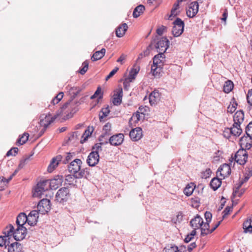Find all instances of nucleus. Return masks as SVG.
<instances>
[{"instance_id":"3","label":"nucleus","mask_w":252,"mask_h":252,"mask_svg":"<svg viewBox=\"0 0 252 252\" xmlns=\"http://www.w3.org/2000/svg\"><path fill=\"white\" fill-rule=\"evenodd\" d=\"M151 42H153V48L155 47L159 53H165L169 47V41L166 37H158Z\"/></svg>"},{"instance_id":"61","label":"nucleus","mask_w":252,"mask_h":252,"mask_svg":"<svg viewBox=\"0 0 252 252\" xmlns=\"http://www.w3.org/2000/svg\"><path fill=\"white\" fill-rule=\"evenodd\" d=\"M165 29H166V27L165 26H162L161 27L158 28L156 32L159 35H161L163 34V31Z\"/></svg>"},{"instance_id":"22","label":"nucleus","mask_w":252,"mask_h":252,"mask_svg":"<svg viewBox=\"0 0 252 252\" xmlns=\"http://www.w3.org/2000/svg\"><path fill=\"white\" fill-rule=\"evenodd\" d=\"M203 223V219L199 215H196V216L190 221V225L194 229L200 228Z\"/></svg>"},{"instance_id":"29","label":"nucleus","mask_w":252,"mask_h":252,"mask_svg":"<svg viewBox=\"0 0 252 252\" xmlns=\"http://www.w3.org/2000/svg\"><path fill=\"white\" fill-rule=\"evenodd\" d=\"M105 52L106 50L105 48H102L100 51H96L91 57L92 61L94 62L101 59L104 56Z\"/></svg>"},{"instance_id":"2","label":"nucleus","mask_w":252,"mask_h":252,"mask_svg":"<svg viewBox=\"0 0 252 252\" xmlns=\"http://www.w3.org/2000/svg\"><path fill=\"white\" fill-rule=\"evenodd\" d=\"M164 53H159L153 58V64L151 66V71L156 77H159L165 61Z\"/></svg>"},{"instance_id":"13","label":"nucleus","mask_w":252,"mask_h":252,"mask_svg":"<svg viewBox=\"0 0 252 252\" xmlns=\"http://www.w3.org/2000/svg\"><path fill=\"white\" fill-rule=\"evenodd\" d=\"M239 144L241 148L250 150L252 147V136L244 135L240 138Z\"/></svg>"},{"instance_id":"47","label":"nucleus","mask_w":252,"mask_h":252,"mask_svg":"<svg viewBox=\"0 0 252 252\" xmlns=\"http://www.w3.org/2000/svg\"><path fill=\"white\" fill-rule=\"evenodd\" d=\"M140 113L139 112L133 114L132 116L129 120V125H131V122L134 121V122H138L140 120Z\"/></svg>"},{"instance_id":"62","label":"nucleus","mask_w":252,"mask_h":252,"mask_svg":"<svg viewBox=\"0 0 252 252\" xmlns=\"http://www.w3.org/2000/svg\"><path fill=\"white\" fill-rule=\"evenodd\" d=\"M228 17V11L226 9L224 10V12L222 14V17L221 18V20L224 22H226V20Z\"/></svg>"},{"instance_id":"7","label":"nucleus","mask_w":252,"mask_h":252,"mask_svg":"<svg viewBox=\"0 0 252 252\" xmlns=\"http://www.w3.org/2000/svg\"><path fill=\"white\" fill-rule=\"evenodd\" d=\"M173 27L172 30V34L174 37L180 36L184 32L185 23L180 18H177L173 23Z\"/></svg>"},{"instance_id":"27","label":"nucleus","mask_w":252,"mask_h":252,"mask_svg":"<svg viewBox=\"0 0 252 252\" xmlns=\"http://www.w3.org/2000/svg\"><path fill=\"white\" fill-rule=\"evenodd\" d=\"M27 215L24 213H20L17 217L16 223L17 227L24 226V225L27 222Z\"/></svg>"},{"instance_id":"46","label":"nucleus","mask_w":252,"mask_h":252,"mask_svg":"<svg viewBox=\"0 0 252 252\" xmlns=\"http://www.w3.org/2000/svg\"><path fill=\"white\" fill-rule=\"evenodd\" d=\"M183 215L182 212H179L175 218L172 219V222L174 223H180L183 220Z\"/></svg>"},{"instance_id":"12","label":"nucleus","mask_w":252,"mask_h":252,"mask_svg":"<svg viewBox=\"0 0 252 252\" xmlns=\"http://www.w3.org/2000/svg\"><path fill=\"white\" fill-rule=\"evenodd\" d=\"M82 163L81 159L78 158L75 159L68 166V170L71 174H77L78 171L80 170L81 164Z\"/></svg>"},{"instance_id":"63","label":"nucleus","mask_w":252,"mask_h":252,"mask_svg":"<svg viewBox=\"0 0 252 252\" xmlns=\"http://www.w3.org/2000/svg\"><path fill=\"white\" fill-rule=\"evenodd\" d=\"M196 247V245L195 242L191 243L188 246V251L189 252H191Z\"/></svg>"},{"instance_id":"53","label":"nucleus","mask_w":252,"mask_h":252,"mask_svg":"<svg viewBox=\"0 0 252 252\" xmlns=\"http://www.w3.org/2000/svg\"><path fill=\"white\" fill-rule=\"evenodd\" d=\"M212 173V171L210 168H207L205 171L201 173V177L202 178L207 179L209 178Z\"/></svg>"},{"instance_id":"15","label":"nucleus","mask_w":252,"mask_h":252,"mask_svg":"<svg viewBox=\"0 0 252 252\" xmlns=\"http://www.w3.org/2000/svg\"><path fill=\"white\" fill-rule=\"evenodd\" d=\"M124 140V135L118 133L113 135L109 138V143L112 146H119L122 144Z\"/></svg>"},{"instance_id":"40","label":"nucleus","mask_w":252,"mask_h":252,"mask_svg":"<svg viewBox=\"0 0 252 252\" xmlns=\"http://www.w3.org/2000/svg\"><path fill=\"white\" fill-rule=\"evenodd\" d=\"M82 89L79 87H72L69 90V92L71 94L73 98H74L76 96L82 91Z\"/></svg>"},{"instance_id":"42","label":"nucleus","mask_w":252,"mask_h":252,"mask_svg":"<svg viewBox=\"0 0 252 252\" xmlns=\"http://www.w3.org/2000/svg\"><path fill=\"white\" fill-rule=\"evenodd\" d=\"M75 179L77 178L75 176V174L67 175L65 176V182L69 185H73Z\"/></svg>"},{"instance_id":"51","label":"nucleus","mask_w":252,"mask_h":252,"mask_svg":"<svg viewBox=\"0 0 252 252\" xmlns=\"http://www.w3.org/2000/svg\"><path fill=\"white\" fill-rule=\"evenodd\" d=\"M163 252H180L177 246H171L168 248H165Z\"/></svg>"},{"instance_id":"45","label":"nucleus","mask_w":252,"mask_h":252,"mask_svg":"<svg viewBox=\"0 0 252 252\" xmlns=\"http://www.w3.org/2000/svg\"><path fill=\"white\" fill-rule=\"evenodd\" d=\"M93 130L94 129L93 127H92V129L91 130L89 127L85 130L83 135V136H85V137L83 139L81 140V143H83L86 141V139L92 134Z\"/></svg>"},{"instance_id":"25","label":"nucleus","mask_w":252,"mask_h":252,"mask_svg":"<svg viewBox=\"0 0 252 252\" xmlns=\"http://www.w3.org/2000/svg\"><path fill=\"white\" fill-rule=\"evenodd\" d=\"M244 119V113L242 110L237 111L233 116L234 123L235 125H241Z\"/></svg>"},{"instance_id":"34","label":"nucleus","mask_w":252,"mask_h":252,"mask_svg":"<svg viewBox=\"0 0 252 252\" xmlns=\"http://www.w3.org/2000/svg\"><path fill=\"white\" fill-rule=\"evenodd\" d=\"M145 10V6L143 5L140 4L136 6L133 10V16L134 18L138 17L141 14L143 13Z\"/></svg>"},{"instance_id":"59","label":"nucleus","mask_w":252,"mask_h":252,"mask_svg":"<svg viewBox=\"0 0 252 252\" xmlns=\"http://www.w3.org/2000/svg\"><path fill=\"white\" fill-rule=\"evenodd\" d=\"M204 217L207 222H211L212 217L211 212L206 211L204 214Z\"/></svg>"},{"instance_id":"35","label":"nucleus","mask_w":252,"mask_h":252,"mask_svg":"<svg viewBox=\"0 0 252 252\" xmlns=\"http://www.w3.org/2000/svg\"><path fill=\"white\" fill-rule=\"evenodd\" d=\"M234 87L233 83L230 80H227L223 86V91L225 93H230Z\"/></svg>"},{"instance_id":"55","label":"nucleus","mask_w":252,"mask_h":252,"mask_svg":"<svg viewBox=\"0 0 252 252\" xmlns=\"http://www.w3.org/2000/svg\"><path fill=\"white\" fill-rule=\"evenodd\" d=\"M111 124L110 123H107L103 127V132H106L111 134Z\"/></svg>"},{"instance_id":"64","label":"nucleus","mask_w":252,"mask_h":252,"mask_svg":"<svg viewBox=\"0 0 252 252\" xmlns=\"http://www.w3.org/2000/svg\"><path fill=\"white\" fill-rule=\"evenodd\" d=\"M245 133L248 136H252V128H250L248 129V128H246Z\"/></svg>"},{"instance_id":"5","label":"nucleus","mask_w":252,"mask_h":252,"mask_svg":"<svg viewBox=\"0 0 252 252\" xmlns=\"http://www.w3.org/2000/svg\"><path fill=\"white\" fill-rule=\"evenodd\" d=\"M248 158V154L246 150L243 148H240L235 153L234 156L232 155L230 161L232 162L234 160L237 163L240 165H244L247 161Z\"/></svg>"},{"instance_id":"31","label":"nucleus","mask_w":252,"mask_h":252,"mask_svg":"<svg viewBox=\"0 0 252 252\" xmlns=\"http://www.w3.org/2000/svg\"><path fill=\"white\" fill-rule=\"evenodd\" d=\"M221 185V180L218 177L213 178L210 183L211 188L214 191L216 190L219 188H220Z\"/></svg>"},{"instance_id":"38","label":"nucleus","mask_w":252,"mask_h":252,"mask_svg":"<svg viewBox=\"0 0 252 252\" xmlns=\"http://www.w3.org/2000/svg\"><path fill=\"white\" fill-rule=\"evenodd\" d=\"M139 71V68H132L129 73V75L128 76V79L129 81H131L132 80L134 79L137 74L138 73Z\"/></svg>"},{"instance_id":"20","label":"nucleus","mask_w":252,"mask_h":252,"mask_svg":"<svg viewBox=\"0 0 252 252\" xmlns=\"http://www.w3.org/2000/svg\"><path fill=\"white\" fill-rule=\"evenodd\" d=\"M129 136L131 139L134 141L139 140L142 136V128L140 127H137L132 129L129 132Z\"/></svg>"},{"instance_id":"10","label":"nucleus","mask_w":252,"mask_h":252,"mask_svg":"<svg viewBox=\"0 0 252 252\" xmlns=\"http://www.w3.org/2000/svg\"><path fill=\"white\" fill-rule=\"evenodd\" d=\"M51 206L50 200L47 198H43L37 204V211L39 213L42 215L45 214L50 210Z\"/></svg>"},{"instance_id":"39","label":"nucleus","mask_w":252,"mask_h":252,"mask_svg":"<svg viewBox=\"0 0 252 252\" xmlns=\"http://www.w3.org/2000/svg\"><path fill=\"white\" fill-rule=\"evenodd\" d=\"M110 134L103 132V133L99 136V141L101 142L102 143L104 144H106L109 143V138Z\"/></svg>"},{"instance_id":"50","label":"nucleus","mask_w":252,"mask_h":252,"mask_svg":"<svg viewBox=\"0 0 252 252\" xmlns=\"http://www.w3.org/2000/svg\"><path fill=\"white\" fill-rule=\"evenodd\" d=\"M104 144L102 143L101 142L100 143H96L92 147V152H95L98 153L99 151L102 150V145H103Z\"/></svg>"},{"instance_id":"52","label":"nucleus","mask_w":252,"mask_h":252,"mask_svg":"<svg viewBox=\"0 0 252 252\" xmlns=\"http://www.w3.org/2000/svg\"><path fill=\"white\" fill-rule=\"evenodd\" d=\"M152 49H153V42H151L147 47V49L142 52L143 53V56L145 57L148 56L150 54L151 50Z\"/></svg>"},{"instance_id":"19","label":"nucleus","mask_w":252,"mask_h":252,"mask_svg":"<svg viewBox=\"0 0 252 252\" xmlns=\"http://www.w3.org/2000/svg\"><path fill=\"white\" fill-rule=\"evenodd\" d=\"M63 156L61 155H58L57 156L54 157L48 167L47 170L49 172H52L56 167L58 165L60 162H62V159Z\"/></svg>"},{"instance_id":"1","label":"nucleus","mask_w":252,"mask_h":252,"mask_svg":"<svg viewBox=\"0 0 252 252\" xmlns=\"http://www.w3.org/2000/svg\"><path fill=\"white\" fill-rule=\"evenodd\" d=\"M75 104L71 101L65 103L56 113L53 117L50 115H46L44 118L41 119L39 123L40 127L47 128L56 119L60 116H63L64 120L72 117L73 114L77 111Z\"/></svg>"},{"instance_id":"56","label":"nucleus","mask_w":252,"mask_h":252,"mask_svg":"<svg viewBox=\"0 0 252 252\" xmlns=\"http://www.w3.org/2000/svg\"><path fill=\"white\" fill-rule=\"evenodd\" d=\"M73 158V154L70 153H67V155L65 156L64 159H62V162L63 164H66L70 160Z\"/></svg>"},{"instance_id":"44","label":"nucleus","mask_w":252,"mask_h":252,"mask_svg":"<svg viewBox=\"0 0 252 252\" xmlns=\"http://www.w3.org/2000/svg\"><path fill=\"white\" fill-rule=\"evenodd\" d=\"M82 67L79 70V73L83 75L84 74L88 69L89 66V61L88 60H86L82 63Z\"/></svg>"},{"instance_id":"16","label":"nucleus","mask_w":252,"mask_h":252,"mask_svg":"<svg viewBox=\"0 0 252 252\" xmlns=\"http://www.w3.org/2000/svg\"><path fill=\"white\" fill-rule=\"evenodd\" d=\"M99 156L98 153L95 152H91L87 159V163L90 166H94L99 161Z\"/></svg>"},{"instance_id":"4","label":"nucleus","mask_w":252,"mask_h":252,"mask_svg":"<svg viewBox=\"0 0 252 252\" xmlns=\"http://www.w3.org/2000/svg\"><path fill=\"white\" fill-rule=\"evenodd\" d=\"M50 189V185L48 184V180H43L38 182L35 187L33 192L34 197H41L42 195Z\"/></svg>"},{"instance_id":"21","label":"nucleus","mask_w":252,"mask_h":252,"mask_svg":"<svg viewBox=\"0 0 252 252\" xmlns=\"http://www.w3.org/2000/svg\"><path fill=\"white\" fill-rule=\"evenodd\" d=\"M218 172H220V176L225 178L231 174L230 166L227 163H224L218 168L217 173Z\"/></svg>"},{"instance_id":"30","label":"nucleus","mask_w":252,"mask_h":252,"mask_svg":"<svg viewBox=\"0 0 252 252\" xmlns=\"http://www.w3.org/2000/svg\"><path fill=\"white\" fill-rule=\"evenodd\" d=\"M63 96V93L60 92L58 94L56 95L51 100V104L49 105V107L51 110H52L51 107L54 108V106L56 104L59 103V102L62 99Z\"/></svg>"},{"instance_id":"33","label":"nucleus","mask_w":252,"mask_h":252,"mask_svg":"<svg viewBox=\"0 0 252 252\" xmlns=\"http://www.w3.org/2000/svg\"><path fill=\"white\" fill-rule=\"evenodd\" d=\"M195 188L194 184L190 183L187 185L184 189V194L187 196L191 195Z\"/></svg>"},{"instance_id":"8","label":"nucleus","mask_w":252,"mask_h":252,"mask_svg":"<svg viewBox=\"0 0 252 252\" xmlns=\"http://www.w3.org/2000/svg\"><path fill=\"white\" fill-rule=\"evenodd\" d=\"M27 234V229L25 226L17 227L16 229L12 230L10 236H13L14 239L16 241H21L23 240Z\"/></svg>"},{"instance_id":"36","label":"nucleus","mask_w":252,"mask_h":252,"mask_svg":"<svg viewBox=\"0 0 252 252\" xmlns=\"http://www.w3.org/2000/svg\"><path fill=\"white\" fill-rule=\"evenodd\" d=\"M29 134L28 133H24L21 136H20L17 140V144L22 145L25 144L28 140Z\"/></svg>"},{"instance_id":"43","label":"nucleus","mask_w":252,"mask_h":252,"mask_svg":"<svg viewBox=\"0 0 252 252\" xmlns=\"http://www.w3.org/2000/svg\"><path fill=\"white\" fill-rule=\"evenodd\" d=\"M98 96L99 99H101L103 97V93L101 92L100 87H98L94 94L91 96V99H93Z\"/></svg>"},{"instance_id":"28","label":"nucleus","mask_w":252,"mask_h":252,"mask_svg":"<svg viewBox=\"0 0 252 252\" xmlns=\"http://www.w3.org/2000/svg\"><path fill=\"white\" fill-rule=\"evenodd\" d=\"M127 29L128 26L126 23H124L122 25L119 26L116 30V36L118 37H123Z\"/></svg>"},{"instance_id":"11","label":"nucleus","mask_w":252,"mask_h":252,"mask_svg":"<svg viewBox=\"0 0 252 252\" xmlns=\"http://www.w3.org/2000/svg\"><path fill=\"white\" fill-rule=\"evenodd\" d=\"M242 132V129L240 127V125H235V124H233V126L230 128H225L223 131V136L225 137L228 138L230 135L232 134L234 136H238Z\"/></svg>"},{"instance_id":"26","label":"nucleus","mask_w":252,"mask_h":252,"mask_svg":"<svg viewBox=\"0 0 252 252\" xmlns=\"http://www.w3.org/2000/svg\"><path fill=\"white\" fill-rule=\"evenodd\" d=\"M7 247V252H21L23 249L22 245L18 242L10 243Z\"/></svg>"},{"instance_id":"57","label":"nucleus","mask_w":252,"mask_h":252,"mask_svg":"<svg viewBox=\"0 0 252 252\" xmlns=\"http://www.w3.org/2000/svg\"><path fill=\"white\" fill-rule=\"evenodd\" d=\"M8 183V181H6V179L3 177H0V190L4 189V187Z\"/></svg>"},{"instance_id":"41","label":"nucleus","mask_w":252,"mask_h":252,"mask_svg":"<svg viewBox=\"0 0 252 252\" xmlns=\"http://www.w3.org/2000/svg\"><path fill=\"white\" fill-rule=\"evenodd\" d=\"M180 3L178 2V1L177 0V1L174 4L171 10V15L169 18H170L172 16H176L179 14V12H177V10L179 8Z\"/></svg>"},{"instance_id":"6","label":"nucleus","mask_w":252,"mask_h":252,"mask_svg":"<svg viewBox=\"0 0 252 252\" xmlns=\"http://www.w3.org/2000/svg\"><path fill=\"white\" fill-rule=\"evenodd\" d=\"M13 229V226L12 224H9L7 226L3 231V236H0V247H4L5 249L10 244V234Z\"/></svg>"},{"instance_id":"48","label":"nucleus","mask_w":252,"mask_h":252,"mask_svg":"<svg viewBox=\"0 0 252 252\" xmlns=\"http://www.w3.org/2000/svg\"><path fill=\"white\" fill-rule=\"evenodd\" d=\"M247 100L248 103L250 105L248 107L249 110H250L252 109L251 106H252V89L249 90L248 93L247 95Z\"/></svg>"},{"instance_id":"14","label":"nucleus","mask_w":252,"mask_h":252,"mask_svg":"<svg viewBox=\"0 0 252 252\" xmlns=\"http://www.w3.org/2000/svg\"><path fill=\"white\" fill-rule=\"evenodd\" d=\"M199 5L196 1L191 2L186 11V14L189 18L194 17L198 12Z\"/></svg>"},{"instance_id":"58","label":"nucleus","mask_w":252,"mask_h":252,"mask_svg":"<svg viewBox=\"0 0 252 252\" xmlns=\"http://www.w3.org/2000/svg\"><path fill=\"white\" fill-rule=\"evenodd\" d=\"M119 70V68L118 67H116L114 69H113L109 74L106 77L105 80L107 81L110 78H111Z\"/></svg>"},{"instance_id":"32","label":"nucleus","mask_w":252,"mask_h":252,"mask_svg":"<svg viewBox=\"0 0 252 252\" xmlns=\"http://www.w3.org/2000/svg\"><path fill=\"white\" fill-rule=\"evenodd\" d=\"M210 222H206L203 223L202 226L200 228L201 229V236H204L211 234V229L209 228Z\"/></svg>"},{"instance_id":"37","label":"nucleus","mask_w":252,"mask_h":252,"mask_svg":"<svg viewBox=\"0 0 252 252\" xmlns=\"http://www.w3.org/2000/svg\"><path fill=\"white\" fill-rule=\"evenodd\" d=\"M90 174L89 169L86 168L85 169H81L78 171L77 174H75V176L76 178L81 179L83 177H86L87 176L89 175Z\"/></svg>"},{"instance_id":"18","label":"nucleus","mask_w":252,"mask_h":252,"mask_svg":"<svg viewBox=\"0 0 252 252\" xmlns=\"http://www.w3.org/2000/svg\"><path fill=\"white\" fill-rule=\"evenodd\" d=\"M63 180V177L62 175H58L52 180H48V184L50 185V189H56L62 185Z\"/></svg>"},{"instance_id":"17","label":"nucleus","mask_w":252,"mask_h":252,"mask_svg":"<svg viewBox=\"0 0 252 252\" xmlns=\"http://www.w3.org/2000/svg\"><path fill=\"white\" fill-rule=\"evenodd\" d=\"M38 212L36 210H32L27 216V222L30 226H34L36 224L38 218Z\"/></svg>"},{"instance_id":"49","label":"nucleus","mask_w":252,"mask_h":252,"mask_svg":"<svg viewBox=\"0 0 252 252\" xmlns=\"http://www.w3.org/2000/svg\"><path fill=\"white\" fill-rule=\"evenodd\" d=\"M101 112L102 113V115H99V120L100 121H102V119L108 116L110 112V110L108 107L102 108L101 110Z\"/></svg>"},{"instance_id":"23","label":"nucleus","mask_w":252,"mask_h":252,"mask_svg":"<svg viewBox=\"0 0 252 252\" xmlns=\"http://www.w3.org/2000/svg\"><path fill=\"white\" fill-rule=\"evenodd\" d=\"M123 97V90L119 89L115 92L113 97V103L115 105H119L122 102Z\"/></svg>"},{"instance_id":"60","label":"nucleus","mask_w":252,"mask_h":252,"mask_svg":"<svg viewBox=\"0 0 252 252\" xmlns=\"http://www.w3.org/2000/svg\"><path fill=\"white\" fill-rule=\"evenodd\" d=\"M252 219H248L243 223V228L245 230L246 227H248L249 225L252 224Z\"/></svg>"},{"instance_id":"9","label":"nucleus","mask_w":252,"mask_h":252,"mask_svg":"<svg viewBox=\"0 0 252 252\" xmlns=\"http://www.w3.org/2000/svg\"><path fill=\"white\" fill-rule=\"evenodd\" d=\"M70 197L69 190L67 188L63 187L58 190L56 199L60 203L66 202Z\"/></svg>"},{"instance_id":"54","label":"nucleus","mask_w":252,"mask_h":252,"mask_svg":"<svg viewBox=\"0 0 252 252\" xmlns=\"http://www.w3.org/2000/svg\"><path fill=\"white\" fill-rule=\"evenodd\" d=\"M18 148L17 147L12 148L7 152L6 156H15L18 153Z\"/></svg>"},{"instance_id":"24","label":"nucleus","mask_w":252,"mask_h":252,"mask_svg":"<svg viewBox=\"0 0 252 252\" xmlns=\"http://www.w3.org/2000/svg\"><path fill=\"white\" fill-rule=\"evenodd\" d=\"M149 102L151 105L156 104L160 99V94L158 91L154 90L149 95Z\"/></svg>"}]
</instances>
